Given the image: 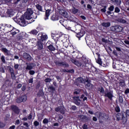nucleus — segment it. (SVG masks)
I'll list each match as a JSON object with an SVG mask.
<instances>
[{"label":"nucleus","mask_w":129,"mask_h":129,"mask_svg":"<svg viewBox=\"0 0 129 129\" xmlns=\"http://www.w3.org/2000/svg\"><path fill=\"white\" fill-rule=\"evenodd\" d=\"M36 8L40 12H43V8L42 6H41L40 5L37 4L36 5Z\"/></svg>","instance_id":"393cba45"},{"label":"nucleus","mask_w":129,"mask_h":129,"mask_svg":"<svg viewBox=\"0 0 129 129\" xmlns=\"http://www.w3.org/2000/svg\"><path fill=\"white\" fill-rule=\"evenodd\" d=\"M119 12H120V10L119 9V8L118 7H116L115 8V13H119Z\"/></svg>","instance_id":"58836bf2"},{"label":"nucleus","mask_w":129,"mask_h":129,"mask_svg":"<svg viewBox=\"0 0 129 129\" xmlns=\"http://www.w3.org/2000/svg\"><path fill=\"white\" fill-rule=\"evenodd\" d=\"M31 19H37V15L36 14L33 13L32 9H28L24 16H22L20 18L19 21V24L21 27H26L28 24V22L26 21V20H31Z\"/></svg>","instance_id":"f257e3e1"},{"label":"nucleus","mask_w":129,"mask_h":129,"mask_svg":"<svg viewBox=\"0 0 129 129\" xmlns=\"http://www.w3.org/2000/svg\"><path fill=\"white\" fill-rule=\"evenodd\" d=\"M27 38H28V34H26L25 32H22L17 36V40H18V41L27 39Z\"/></svg>","instance_id":"39448f33"},{"label":"nucleus","mask_w":129,"mask_h":129,"mask_svg":"<svg viewBox=\"0 0 129 129\" xmlns=\"http://www.w3.org/2000/svg\"><path fill=\"white\" fill-rule=\"evenodd\" d=\"M101 12L102 13H105L106 12V7H104V8L101 10Z\"/></svg>","instance_id":"a18cd8bd"},{"label":"nucleus","mask_w":129,"mask_h":129,"mask_svg":"<svg viewBox=\"0 0 129 129\" xmlns=\"http://www.w3.org/2000/svg\"><path fill=\"white\" fill-rule=\"evenodd\" d=\"M115 111H116V112H119V111H120V109L119 108V107L116 106L115 107Z\"/></svg>","instance_id":"de8ad7c7"},{"label":"nucleus","mask_w":129,"mask_h":129,"mask_svg":"<svg viewBox=\"0 0 129 129\" xmlns=\"http://www.w3.org/2000/svg\"><path fill=\"white\" fill-rule=\"evenodd\" d=\"M51 79L47 78V79H45V82L48 83V82H51Z\"/></svg>","instance_id":"5fc2aeb1"},{"label":"nucleus","mask_w":129,"mask_h":129,"mask_svg":"<svg viewBox=\"0 0 129 129\" xmlns=\"http://www.w3.org/2000/svg\"><path fill=\"white\" fill-rule=\"evenodd\" d=\"M26 100H27V96L24 95L16 99V102H17V103H21L23 101H26Z\"/></svg>","instance_id":"0eeeda50"},{"label":"nucleus","mask_w":129,"mask_h":129,"mask_svg":"<svg viewBox=\"0 0 129 129\" xmlns=\"http://www.w3.org/2000/svg\"><path fill=\"white\" fill-rule=\"evenodd\" d=\"M32 69H33V66L31 63L28 64L26 68V70H32Z\"/></svg>","instance_id":"bb28decb"},{"label":"nucleus","mask_w":129,"mask_h":129,"mask_svg":"<svg viewBox=\"0 0 129 129\" xmlns=\"http://www.w3.org/2000/svg\"><path fill=\"white\" fill-rule=\"evenodd\" d=\"M5 124H4L3 122H0V127H4Z\"/></svg>","instance_id":"680f3d73"},{"label":"nucleus","mask_w":129,"mask_h":129,"mask_svg":"<svg viewBox=\"0 0 129 129\" xmlns=\"http://www.w3.org/2000/svg\"><path fill=\"white\" fill-rule=\"evenodd\" d=\"M119 101L120 103H122V102H123V99H122V97L121 96L119 97Z\"/></svg>","instance_id":"37998d69"},{"label":"nucleus","mask_w":129,"mask_h":129,"mask_svg":"<svg viewBox=\"0 0 129 129\" xmlns=\"http://www.w3.org/2000/svg\"><path fill=\"white\" fill-rule=\"evenodd\" d=\"M125 113L126 116H129V110H126Z\"/></svg>","instance_id":"bf43d9fd"},{"label":"nucleus","mask_w":129,"mask_h":129,"mask_svg":"<svg viewBox=\"0 0 129 129\" xmlns=\"http://www.w3.org/2000/svg\"><path fill=\"white\" fill-rule=\"evenodd\" d=\"M120 114L119 113H118L117 115H116V118H117V120H119L120 119V117H119V115Z\"/></svg>","instance_id":"4d7b16f0"},{"label":"nucleus","mask_w":129,"mask_h":129,"mask_svg":"<svg viewBox=\"0 0 129 129\" xmlns=\"http://www.w3.org/2000/svg\"><path fill=\"white\" fill-rule=\"evenodd\" d=\"M59 23L61 24V25L65 27V23H67V20H64V19H62L59 21Z\"/></svg>","instance_id":"a878e982"},{"label":"nucleus","mask_w":129,"mask_h":129,"mask_svg":"<svg viewBox=\"0 0 129 129\" xmlns=\"http://www.w3.org/2000/svg\"><path fill=\"white\" fill-rule=\"evenodd\" d=\"M71 109H72V110H73L74 111H75V110H76V109H77V107H76V106H72L71 107Z\"/></svg>","instance_id":"ea45409f"},{"label":"nucleus","mask_w":129,"mask_h":129,"mask_svg":"<svg viewBox=\"0 0 129 129\" xmlns=\"http://www.w3.org/2000/svg\"><path fill=\"white\" fill-rule=\"evenodd\" d=\"M59 112L62 114H64V113H65V108H64V107L63 106H61V107L60 108V110H59Z\"/></svg>","instance_id":"c756f323"},{"label":"nucleus","mask_w":129,"mask_h":129,"mask_svg":"<svg viewBox=\"0 0 129 129\" xmlns=\"http://www.w3.org/2000/svg\"><path fill=\"white\" fill-rule=\"evenodd\" d=\"M83 129H87V125L84 124L83 126Z\"/></svg>","instance_id":"774afa93"},{"label":"nucleus","mask_w":129,"mask_h":129,"mask_svg":"<svg viewBox=\"0 0 129 129\" xmlns=\"http://www.w3.org/2000/svg\"><path fill=\"white\" fill-rule=\"evenodd\" d=\"M37 46L39 50H42V49H43V44L40 40L37 42Z\"/></svg>","instance_id":"aec40b11"},{"label":"nucleus","mask_w":129,"mask_h":129,"mask_svg":"<svg viewBox=\"0 0 129 129\" xmlns=\"http://www.w3.org/2000/svg\"><path fill=\"white\" fill-rule=\"evenodd\" d=\"M70 2L71 3H73V4H74V6H75V4H76V5H77L78 4V2H77L75 0H70Z\"/></svg>","instance_id":"a19ab883"},{"label":"nucleus","mask_w":129,"mask_h":129,"mask_svg":"<svg viewBox=\"0 0 129 129\" xmlns=\"http://www.w3.org/2000/svg\"><path fill=\"white\" fill-rule=\"evenodd\" d=\"M48 91H49V92H53L54 91H55V88L53 86H50L49 87H48Z\"/></svg>","instance_id":"412c9836"},{"label":"nucleus","mask_w":129,"mask_h":129,"mask_svg":"<svg viewBox=\"0 0 129 129\" xmlns=\"http://www.w3.org/2000/svg\"><path fill=\"white\" fill-rule=\"evenodd\" d=\"M37 39H38L39 41H46V40L48 39V35L39 33L37 35Z\"/></svg>","instance_id":"7ed1b4c3"},{"label":"nucleus","mask_w":129,"mask_h":129,"mask_svg":"<svg viewBox=\"0 0 129 129\" xmlns=\"http://www.w3.org/2000/svg\"><path fill=\"white\" fill-rule=\"evenodd\" d=\"M102 27H105V28H108L110 27V22H104L102 23Z\"/></svg>","instance_id":"6ab92c4d"},{"label":"nucleus","mask_w":129,"mask_h":129,"mask_svg":"<svg viewBox=\"0 0 129 129\" xmlns=\"http://www.w3.org/2000/svg\"><path fill=\"white\" fill-rule=\"evenodd\" d=\"M24 57L26 60H28V61H32V57L31 55L28 53H24Z\"/></svg>","instance_id":"2eb2a0df"},{"label":"nucleus","mask_w":129,"mask_h":129,"mask_svg":"<svg viewBox=\"0 0 129 129\" xmlns=\"http://www.w3.org/2000/svg\"><path fill=\"white\" fill-rule=\"evenodd\" d=\"M84 34H83V33L80 32L78 33V34H77L76 36L77 37V38H78L79 39L81 38L82 37H83Z\"/></svg>","instance_id":"7c9ffc66"},{"label":"nucleus","mask_w":129,"mask_h":129,"mask_svg":"<svg viewBox=\"0 0 129 129\" xmlns=\"http://www.w3.org/2000/svg\"><path fill=\"white\" fill-rule=\"evenodd\" d=\"M111 12L112 11H110V10H109V11H107V12H106L107 16H108L109 15H111V14H112Z\"/></svg>","instance_id":"052dcab7"},{"label":"nucleus","mask_w":129,"mask_h":129,"mask_svg":"<svg viewBox=\"0 0 129 129\" xmlns=\"http://www.w3.org/2000/svg\"><path fill=\"white\" fill-rule=\"evenodd\" d=\"M108 11H110V12H113L114 10V6H110V7L108 9Z\"/></svg>","instance_id":"72a5a7b5"},{"label":"nucleus","mask_w":129,"mask_h":129,"mask_svg":"<svg viewBox=\"0 0 129 129\" xmlns=\"http://www.w3.org/2000/svg\"><path fill=\"white\" fill-rule=\"evenodd\" d=\"M50 20L53 21V22L58 21L59 20V16L57 14H54L51 17Z\"/></svg>","instance_id":"ddd939ff"},{"label":"nucleus","mask_w":129,"mask_h":129,"mask_svg":"<svg viewBox=\"0 0 129 129\" xmlns=\"http://www.w3.org/2000/svg\"><path fill=\"white\" fill-rule=\"evenodd\" d=\"M33 117V114L31 113L28 116V119H32V118Z\"/></svg>","instance_id":"09e8293b"},{"label":"nucleus","mask_w":129,"mask_h":129,"mask_svg":"<svg viewBox=\"0 0 129 129\" xmlns=\"http://www.w3.org/2000/svg\"><path fill=\"white\" fill-rule=\"evenodd\" d=\"M122 29V27L119 25H116L111 27V30H112L113 32H121Z\"/></svg>","instance_id":"20e7f679"},{"label":"nucleus","mask_w":129,"mask_h":129,"mask_svg":"<svg viewBox=\"0 0 129 129\" xmlns=\"http://www.w3.org/2000/svg\"><path fill=\"white\" fill-rule=\"evenodd\" d=\"M118 21L119 23H122L123 24H125V23H126V21L123 18L118 19Z\"/></svg>","instance_id":"c85d7f7f"},{"label":"nucleus","mask_w":129,"mask_h":129,"mask_svg":"<svg viewBox=\"0 0 129 129\" xmlns=\"http://www.w3.org/2000/svg\"><path fill=\"white\" fill-rule=\"evenodd\" d=\"M105 97L109 98V100H112V98L114 97L113 91H110V92H106L105 93Z\"/></svg>","instance_id":"423d86ee"},{"label":"nucleus","mask_w":129,"mask_h":129,"mask_svg":"<svg viewBox=\"0 0 129 129\" xmlns=\"http://www.w3.org/2000/svg\"><path fill=\"white\" fill-rule=\"evenodd\" d=\"M1 51L3 52L6 56H11V55H12L11 51L6 48L3 47L1 48Z\"/></svg>","instance_id":"9d476101"},{"label":"nucleus","mask_w":129,"mask_h":129,"mask_svg":"<svg viewBox=\"0 0 129 129\" xmlns=\"http://www.w3.org/2000/svg\"><path fill=\"white\" fill-rule=\"evenodd\" d=\"M61 107H62V106H59V107H57L55 108V111H57V112H58V111H60Z\"/></svg>","instance_id":"79ce46f5"},{"label":"nucleus","mask_w":129,"mask_h":129,"mask_svg":"<svg viewBox=\"0 0 129 129\" xmlns=\"http://www.w3.org/2000/svg\"><path fill=\"white\" fill-rule=\"evenodd\" d=\"M10 72L11 73L12 78H16V76L15 75V73H14V70H13V69H10Z\"/></svg>","instance_id":"cd10ccee"},{"label":"nucleus","mask_w":129,"mask_h":129,"mask_svg":"<svg viewBox=\"0 0 129 129\" xmlns=\"http://www.w3.org/2000/svg\"><path fill=\"white\" fill-rule=\"evenodd\" d=\"M48 123H49V120L48 119H47L46 118H45L43 120V123H44V124H47Z\"/></svg>","instance_id":"2f4dec72"},{"label":"nucleus","mask_w":129,"mask_h":129,"mask_svg":"<svg viewBox=\"0 0 129 129\" xmlns=\"http://www.w3.org/2000/svg\"><path fill=\"white\" fill-rule=\"evenodd\" d=\"M29 74H30V75H34V74H35V71L33 70L30 71Z\"/></svg>","instance_id":"864d4df0"},{"label":"nucleus","mask_w":129,"mask_h":129,"mask_svg":"<svg viewBox=\"0 0 129 129\" xmlns=\"http://www.w3.org/2000/svg\"><path fill=\"white\" fill-rule=\"evenodd\" d=\"M113 3H115L117 6L121 4V1L120 0H110Z\"/></svg>","instance_id":"b1692460"},{"label":"nucleus","mask_w":129,"mask_h":129,"mask_svg":"<svg viewBox=\"0 0 129 129\" xmlns=\"http://www.w3.org/2000/svg\"><path fill=\"white\" fill-rule=\"evenodd\" d=\"M62 12H63V13L62 14V16L64 17V18H68V14H67V13L65 11H62Z\"/></svg>","instance_id":"f704fd0d"},{"label":"nucleus","mask_w":129,"mask_h":129,"mask_svg":"<svg viewBox=\"0 0 129 129\" xmlns=\"http://www.w3.org/2000/svg\"><path fill=\"white\" fill-rule=\"evenodd\" d=\"M15 113H17V114L20 113V109H19V108L17 107V108L14 111Z\"/></svg>","instance_id":"49530a36"},{"label":"nucleus","mask_w":129,"mask_h":129,"mask_svg":"<svg viewBox=\"0 0 129 129\" xmlns=\"http://www.w3.org/2000/svg\"><path fill=\"white\" fill-rule=\"evenodd\" d=\"M86 87H92V84H91L90 83H88L86 85Z\"/></svg>","instance_id":"c03bdc74"},{"label":"nucleus","mask_w":129,"mask_h":129,"mask_svg":"<svg viewBox=\"0 0 129 129\" xmlns=\"http://www.w3.org/2000/svg\"><path fill=\"white\" fill-rule=\"evenodd\" d=\"M81 98H82L84 101L86 100V99H87V97H84V95H82Z\"/></svg>","instance_id":"8fccbe9b"},{"label":"nucleus","mask_w":129,"mask_h":129,"mask_svg":"<svg viewBox=\"0 0 129 129\" xmlns=\"http://www.w3.org/2000/svg\"><path fill=\"white\" fill-rule=\"evenodd\" d=\"M6 13L7 14V16L8 17H13L15 14L12 9H8Z\"/></svg>","instance_id":"4468645a"},{"label":"nucleus","mask_w":129,"mask_h":129,"mask_svg":"<svg viewBox=\"0 0 129 129\" xmlns=\"http://www.w3.org/2000/svg\"><path fill=\"white\" fill-rule=\"evenodd\" d=\"M33 124H34V125H35V126H38L40 124V123H39L38 121H35L33 122Z\"/></svg>","instance_id":"4c0bfd02"},{"label":"nucleus","mask_w":129,"mask_h":129,"mask_svg":"<svg viewBox=\"0 0 129 129\" xmlns=\"http://www.w3.org/2000/svg\"><path fill=\"white\" fill-rule=\"evenodd\" d=\"M47 48L50 51H55V50H56V48H55V47L51 44L47 46Z\"/></svg>","instance_id":"4be33fe9"},{"label":"nucleus","mask_w":129,"mask_h":129,"mask_svg":"<svg viewBox=\"0 0 129 129\" xmlns=\"http://www.w3.org/2000/svg\"><path fill=\"white\" fill-rule=\"evenodd\" d=\"M79 118H80V119H83V118H85V116L83 115H79Z\"/></svg>","instance_id":"3c124183"},{"label":"nucleus","mask_w":129,"mask_h":129,"mask_svg":"<svg viewBox=\"0 0 129 129\" xmlns=\"http://www.w3.org/2000/svg\"><path fill=\"white\" fill-rule=\"evenodd\" d=\"M15 124H20V120L19 119L16 120L15 122Z\"/></svg>","instance_id":"338daca9"},{"label":"nucleus","mask_w":129,"mask_h":129,"mask_svg":"<svg viewBox=\"0 0 129 129\" xmlns=\"http://www.w3.org/2000/svg\"><path fill=\"white\" fill-rule=\"evenodd\" d=\"M1 60L2 61L3 63L6 64V58L4 55H2L1 56Z\"/></svg>","instance_id":"473e14b6"},{"label":"nucleus","mask_w":129,"mask_h":129,"mask_svg":"<svg viewBox=\"0 0 129 129\" xmlns=\"http://www.w3.org/2000/svg\"><path fill=\"white\" fill-rule=\"evenodd\" d=\"M11 108L13 111H15L18 108V107L16 105H13L11 106Z\"/></svg>","instance_id":"c9c22d12"},{"label":"nucleus","mask_w":129,"mask_h":129,"mask_svg":"<svg viewBox=\"0 0 129 129\" xmlns=\"http://www.w3.org/2000/svg\"><path fill=\"white\" fill-rule=\"evenodd\" d=\"M31 35H33L34 36H36L38 33L39 31L36 29H33L29 32Z\"/></svg>","instance_id":"a211bd4d"},{"label":"nucleus","mask_w":129,"mask_h":129,"mask_svg":"<svg viewBox=\"0 0 129 129\" xmlns=\"http://www.w3.org/2000/svg\"><path fill=\"white\" fill-rule=\"evenodd\" d=\"M55 63L57 66H64V67H68L69 66L68 63H66L65 62L63 61H59L57 60L56 61Z\"/></svg>","instance_id":"6e6552de"},{"label":"nucleus","mask_w":129,"mask_h":129,"mask_svg":"<svg viewBox=\"0 0 129 129\" xmlns=\"http://www.w3.org/2000/svg\"><path fill=\"white\" fill-rule=\"evenodd\" d=\"M50 12H51V9L46 10L45 15L44 17V19L45 21H47V20H49V17H50Z\"/></svg>","instance_id":"9b49d317"},{"label":"nucleus","mask_w":129,"mask_h":129,"mask_svg":"<svg viewBox=\"0 0 129 129\" xmlns=\"http://www.w3.org/2000/svg\"><path fill=\"white\" fill-rule=\"evenodd\" d=\"M6 26L7 27V28H9V29H14V27H13V26H12V25L10 24H7Z\"/></svg>","instance_id":"6e6d98bb"},{"label":"nucleus","mask_w":129,"mask_h":129,"mask_svg":"<svg viewBox=\"0 0 129 129\" xmlns=\"http://www.w3.org/2000/svg\"><path fill=\"white\" fill-rule=\"evenodd\" d=\"M73 101L76 105H80V103H81V101L79 98V97H74Z\"/></svg>","instance_id":"1a4fd4ad"},{"label":"nucleus","mask_w":129,"mask_h":129,"mask_svg":"<svg viewBox=\"0 0 129 129\" xmlns=\"http://www.w3.org/2000/svg\"><path fill=\"white\" fill-rule=\"evenodd\" d=\"M19 64H15L14 66V68L17 70V69H19Z\"/></svg>","instance_id":"13d9d810"},{"label":"nucleus","mask_w":129,"mask_h":129,"mask_svg":"<svg viewBox=\"0 0 129 129\" xmlns=\"http://www.w3.org/2000/svg\"><path fill=\"white\" fill-rule=\"evenodd\" d=\"M16 128V125H13L9 127V129H15Z\"/></svg>","instance_id":"e2e57ef3"},{"label":"nucleus","mask_w":129,"mask_h":129,"mask_svg":"<svg viewBox=\"0 0 129 129\" xmlns=\"http://www.w3.org/2000/svg\"><path fill=\"white\" fill-rule=\"evenodd\" d=\"M125 94H127V93H129V89H127L125 90L124 92Z\"/></svg>","instance_id":"69168bd1"},{"label":"nucleus","mask_w":129,"mask_h":129,"mask_svg":"<svg viewBox=\"0 0 129 129\" xmlns=\"http://www.w3.org/2000/svg\"><path fill=\"white\" fill-rule=\"evenodd\" d=\"M70 12H71L72 13V14H77V13H78V12H79V10L75 8V7H74V6H73L72 9H71V10H70Z\"/></svg>","instance_id":"dca6fc26"},{"label":"nucleus","mask_w":129,"mask_h":129,"mask_svg":"<svg viewBox=\"0 0 129 129\" xmlns=\"http://www.w3.org/2000/svg\"><path fill=\"white\" fill-rule=\"evenodd\" d=\"M76 81H77V82H78V83H85V80L81 77L78 78L77 79Z\"/></svg>","instance_id":"f3484780"},{"label":"nucleus","mask_w":129,"mask_h":129,"mask_svg":"<svg viewBox=\"0 0 129 129\" xmlns=\"http://www.w3.org/2000/svg\"><path fill=\"white\" fill-rule=\"evenodd\" d=\"M80 93V91L79 90H76L74 92V94H79Z\"/></svg>","instance_id":"603ef678"},{"label":"nucleus","mask_w":129,"mask_h":129,"mask_svg":"<svg viewBox=\"0 0 129 129\" xmlns=\"http://www.w3.org/2000/svg\"><path fill=\"white\" fill-rule=\"evenodd\" d=\"M33 78H31L29 80V83H33Z\"/></svg>","instance_id":"0e129e2a"},{"label":"nucleus","mask_w":129,"mask_h":129,"mask_svg":"<svg viewBox=\"0 0 129 129\" xmlns=\"http://www.w3.org/2000/svg\"><path fill=\"white\" fill-rule=\"evenodd\" d=\"M97 63H98V64H99V65H101V66H103L104 67V66H103V63H102V61H101V58H100L99 56H98L97 60Z\"/></svg>","instance_id":"5701e85b"},{"label":"nucleus","mask_w":129,"mask_h":129,"mask_svg":"<svg viewBox=\"0 0 129 129\" xmlns=\"http://www.w3.org/2000/svg\"><path fill=\"white\" fill-rule=\"evenodd\" d=\"M98 90H99V91H100V92L101 93H104V89H103V87H101V88H99V89H98Z\"/></svg>","instance_id":"e433bc0d"},{"label":"nucleus","mask_w":129,"mask_h":129,"mask_svg":"<svg viewBox=\"0 0 129 129\" xmlns=\"http://www.w3.org/2000/svg\"><path fill=\"white\" fill-rule=\"evenodd\" d=\"M10 33L11 35H12L13 37H14V36H15V35H17V34L20 33V30H17L16 28H13L12 30H10Z\"/></svg>","instance_id":"f8f14e48"},{"label":"nucleus","mask_w":129,"mask_h":129,"mask_svg":"<svg viewBox=\"0 0 129 129\" xmlns=\"http://www.w3.org/2000/svg\"><path fill=\"white\" fill-rule=\"evenodd\" d=\"M72 62L75 65L78 66V67H80V66H85V64L87 62V59H86V57L82 56L80 61L73 59H72Z\"/></svg>","instance_id":"f03ea898"}]
</instances>
